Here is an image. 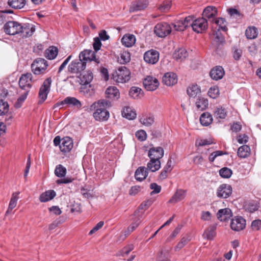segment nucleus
<instances>
[{
  "mask_svg": "<svg viewBox=\"0 0 261 261\" xmlns=\"http://www.w3.org/2000/svg\"><path fill=\"white\" fill-rule=\"evenodd\" d=\"M111 106V102L106 99H102L94 103L91 108L96 109L95 112L93 113L95 119L99 121H107L109 118L110 114L105 108Z\"/></svg>",
  "mask_w": 261,
  "mask_h": 261,
  "instance_id": "obj_1",
  "label": "nucleus"
},
{
  "mask_svg": "<svg viewBox=\"0 0 261 261\" xmlns=\"http://www.w3.org/2000/svg\"><path fill=\"white\" fill-rule=\"evenodd\" d=\"M95 52L92 50L85 49L80 53L79 58L85 61L86 64L89 61L91 64L97 65L100 63V60L99 58H96Z\"/></svg>",
  "mask_w": 261,
  "mask_h": 261,
  "instance_id": "obj_2",
  "label": "nucleus"
},
{
  "mask_svg": "<svg viewBox=\"0 0 261 261\" xmlns=\"http://www.w3.org/2000/svg\"><path fill=\"white\" fill-rule=\"evenodd\" d=\"M47 66V62L44 59L37 58L32 64L31 68L34 73L38 75L44 73Z\"/></svg>",
  "mask_w": 261,
  "mask_h": 261,
  "instance_id": "obj_3",
  "label": "nucleus"
},
{
  "mask_svg": "<svg viewBox=\"0 0 261 261\" xmlns=\"http://www.w3.org/2000/svg\"><path fill=\"white\" fill-rule=\"evenodd\" d=\"M4 32L9 35L20 34L21 24L15 21H9L4 25Z\"/></svg>",
  "mask_w": 261,
  "mask_h": 261,
  "instance_id": "obj_4",
  "label": "nucleus"
},
{
  "mask_svg": "<svg viewBox=\"0 0 261 261\" xmlns=\"http://www.w3.org/2000/svg\"><path fill=\"white\" fill-rule=\"evenodd\" d=\"M51 82V77H48L44 81L41 86L39 92V103L43 102L47 98V95L50 90Z\"/></svg>",
  "mask_w": 261,
  "mask_h": 261,
  "instance_id": "obj_5",
  "label": "nucleus"
},
{
  "mask_svg": "<svg viewBox=\"0 0 261 261\" xmlns=\"http://www.w3.org/2000/svg\"><path fill=\"white\" fill-rule=\"evenodd\" d=\"M171 28L166 22L158 23L154 27V33L159 37H165L170 33Z\"/></svg>",
  "mask_w": 261,
  "mask_h": 261,
  "instance_id": "obj_6",
  "label": "nucleus"
},
{
  "mask_svg": "<svg viewBox=\"0 0 261 261\" xmlns=\"http://www.w3.org/2000/svg\"><path fill=\"white\" fill-rule=\"evenodd\" d=\"M208 27L207 20L203 17L198 18L192 23L193 30L198 33H202Z\"/></svg>",
  "mask_w": 261,
  "mask_h": 261,
  "instance_id": "obj_7",
  "label": "nucleus"
},
{
  "mask_svg": "<svg viewBox=\"0 0 261 261\" xmlns=\"http://www.w3.org/2000/svg\"><path fill=\"white\" fill-rule=\"evenodd\" d=\"M143 86L147 91H152L156 90L159 86L158 80L152 76L148 75L143 80Z\"/></svg>",
  "mask_w": 261,
  "mask_h": 261,
  "instance_id": "obj_8",
  "label": "nucleus"
},
{
  "mask_svg": "<svg viewBox=\"0 0 261 261\" xmlns=\"http://www.w3.org/2000/svg\"><path fill=\"white\" fill-rule=\"evenodd\" d=\"M160 53L154 49H150L146 51L144 54V60L148 64L154 65L159 60Z\"/></svg>",
  "mask_w": 261,
  "mask_h": 261,
  "instance_id": "obj_9",
  "label": "nucleus"
},
{
  "mask_svg": "<svg viewBox=\"0 0 261 261\" xmlns=\"http://www.w3.org/2000/svg\"><path fill=\"white\" fill-rule=\"evenodd\" d=\"M86 67L85 61L79 60H75L71 62L68 66V71L71 73H77L83 71Z\"/></svg>",
  "mask_w": 261,
  "mask_h": 261,
  "instance_id": "obj_10",
  "label": "nucleus"
},
{
  "mask_svg": "<svg viewBox=\"0 0 261 261\" xmlns=\"http://www.w3.org/2000/svg\"><path fill=\"white\" fill-rule=\"evenodd\" d=\"M32 74L31 73H27L22 74L19 79V85L21 89H24L25 91L30 90L31 87Z\"/></svg>",
  "mask_w": 261,
  "mask_h": 261,
  "instance_id": "obj_11",
  "label": "nucleus"
},
{
  "mask_svg": "<svg viewBox=\"0 0 261 261\" xmlns=\"http://www.w3.org/2000/svg\"><path fill=\"white\" fill-rule=\"evenodd\" d=\"M232 188L228 184H222L217 191V195L219 198H227L232 194Z\"/></svg>",
  "mask_w": 261,
  "mask_h": 261,
  "instance_id": "obj_12",
  "label": "nucleus"
},
{
  "mask_svg": "<svg viewBox=\"0 0 261 261\" xmlns=\"http://www.w3.org/2000/svg\"><path fill=\"white\" fill-rule=\"evenodd\" d=\"M218 11L215 7L207 6L203 10L202 17L212 22H213L216 17L217 16Z\"/></svg>",
  "mask_w": 261,
  "mask_h": 261,
  "instance_id": "obj_13",
  "label": "nucleus"
},
{
  "mask_svg": "<svg viewBox=\"0 0 261 261\" xmlns=\"http://www.w3.org/2000/svg\"><path fill=\"white\" fill-rule=\"evenodd\" d=\"M73 146L72 139L69 137H65L62 139V143L60 145V149L62 152H69Z\"/></svg>",
  "mask_w": 261,
  "mask_h": 261,
  "instance_id": "obj_14",
  "label": "nucleus"
},
{
  "mask_svg": "<svg viewBox=\"0 0 261 261\" xmlns=\"http://www.w3.org/2000/svg\"><path fill=\"white\" fill-rule=\"evenodd\" d=\"M146 206L145 204H141L138 209L134 213V217L135 219H137V220L133 223V226H132V228H135L138 226L141 221V219L143 217L144 212L146 210Z\"/></svg>",
  "mask_w": 261,
  "mask_h": 261,
  "instance_id": "obj_15",
  "label": "nucleus"
},
{
  "mask_svg": "<svg viewBox=\"0 0 261 261\" xmlns=\"http://www.w3.org/2000/svg\"><path fill=\"white\" fill-rule=\"evenodd\" d=\"M164 151L161 147H152L149 150L148 155L150 159L160 160L164 156Z\"/></svg>",
  "mask_w": 261,
  "mask_h": 261,
  "instance_id": "obj_16",
  "label": "nucleus"
},
{
  "mask_svg": "<svg viewBox=\"0 0 261 261\" xmlns=\"http://www.w3.org/2000/svg\"><path fill=\"white\" fill-rule=\"evenodd\" d=\"M177 82V76L174 72H167L163 77V83L168 86H173L176 84Z\"/></svg>",
  "mask_w": 261,
  "mask_h": 261,
  "instance_id": "obj_17",
  "label": "nucleus"
},
{
  "mask_svg": "<svg viewBox=\"0 0 261 261\" xmlns=\"http://www.w3.org/2000/svg\"><path fill=\"white\" fill-rule=\"evenodd\" d=\"M35 31V25L30 23H24L21 24L20 35L22 37H28L32 36Z\"/></svg>",
  "mask_w": 261,
  "mask_h": 261,
  "instance_id": "obj_18",
  "label": "nucleus"
},
{
  "mask_svg": "<svg viewBox=\"0 0 261 261\" xmlns=\"http://www.w3.org/2000/svg\"><path fill=\"white\" fill-rule=\"evenodd\" d=\"M246 220L242 216H236L231 220L230 228H245Z\"/></svg>",
  "mask_w": 261,
  "mask_h": 261,
  "instance_id": "obj_19",
  "label": "nucleus"
},
{
  "mask_svg": "<svg viewBox=\"0 0 261 261\" xmlns=\"http://www.w3.org/2000/svg\"><path fill=\"white\" fill-rule=\"evenodd\" d=\"M232 216L231 210L229 208L220 209L217 213V218L221 221H227Z\"/></svg>",
  "mask_w": 261,
  "mask_h": 261,
  "instance_id": "obj_20",
  "label": "nucleus"
},
{
  "mask_svg": "<svg viewBox=\"0 0 261 261\" xmlns=\"http://www.w3.org/2000/svg\"><path fill=\"white\" fill-rule=\"evenodd\" d=\"M172 248L170 246H164L161 249L158 255L157 259L158 261H171L169 259L170 257V252Z\"/></svg>",
  "mask_w": 261,
  "mask_h": 261,
  "instance_id": "obj_21",
  "label": "nucleus"
},
{
  "mask_svg": "<svg viewBox=\"0 0 261 261\" xmlns=\"http://www.w3.org/2000/svg\"><path fill=\"white\" fill-rule=\"evenodd\" d=\"M224 69L221 66H216L211 69L210 75L213 80L217 81L221 79L224 75Z\"/></svg>",
  "mask_w": 261,
  "mask_h": 261,
  "instance_id": "obj_22",
  "label": "nucleus"
},
{
  "mask_svg": "<svg viewBox=\"0 0 261 261\" xmlns=\"http://www.w3.org/2000/svg\"><path fill=\"white\" fill-rule=\"evenodd\" d=\"M124 69H126V68L125 67H122L119 68L118 72H117L118 76L117 81L118 82L125 83L128 82L130 79V72L128 71H125Z\"/></svg>",
  "mask_w": 261,
  "mask_h": 261,
  "instance_id": "obj_23",
  "label": "nucleus"
},
{
  "mask_svg": "<svg viewBox=\"0 0 261 261\" xmlns=\"http://www.w3.org/2000/svg\"><path fill=\"white\" fill-rule=\"evenodd\" d=\"M81 85H89L93 79V73L90 71L83 72L79 76Z\"/></svg>",
  "mask_w": 261,
  "mask_h": 261,
  "instance_id": "obj_24",
  "label": "nucleus"
},
{
  "mask_svg": "<svg viewBox=\"0 0 261 261\" xmlns=\"http://www.w3.org/2000/svg\"><path fill=\"white\" fill-rule=\"evenodd\" d=\"M186 191L182 189H178L172 196L168 202L171 203H176L183 200L186 196Z\"/></svg>",
  "mask_w": 261,
  "mask_h": 261,
  "instance_id": "obj_25",
  "label": "nucleus"
},
{
  "mask_svg": "<svg viewBox=\"0 0 261 261\" xmlns=\"http://www.w3.org/2000/svg\"><path fill=\"white\" fill-rule=\"evenodd\" d=\"M148 169L145 167H140L135 173V177L138 181H141L144 180L148 175Z\"/></svg>",
  "mask_w": 261,
  "mask_h": 261,
  "instance_id": "obj_26",
  "label": "nucleus"
},
{
  "mask_svg": "<svg viewBox=\"0 0 261 261\" xmlns=\"http://www.w3.org/2000/svg\"><path fill=\"white\" fill-rule=\"evenodd\" d=\"M64 102L66 106L70 107H74L80 109L82 106L81 102L74 97L68 96L64 99Z\"/></svg>",
  "mask_w": 261,
  "mask_h": 261,
  "instance_id": "obj_27",
  "label": "nucleus"
},
{
  "mask_svg": "<svg viewBox=\"0 0 261 261\" xmlns=\"http://www.w3.org/2000/svg\"><path fill=\"white\" fill-rule=\"evenodd\" d=\"M19 192H15L12 194L11 198L9 204L8 208L5 214L6 217L8 216L11 213L12 210L16 207L17 205V200L19 199Z\"/></svg>",
  "mask_w": 261,
  "mask_h": 261,
  "instance_id": "obj_28",
  "label": "nucleus"
},
{
  "mask_svg": "<svg viewBox=\"0 0 261 261\" xmlns=\"http://www.w3.org/2000/svg\"><path fill=\"white\" fill-rule=\"evenodd\" d=\"M56 195V193L54 190H48L40 195L39 200L41 202H45L53 199Z\"/></svg>",
  "mask_w": 261,
  "mask_h": 261,
  "instance_id": "obj_29",
  "label": "nucleus"
},
{
  "mask_svg": "<svg viewBox=\"0 0 261 261\" xmlns=\"http://www.w3.org/2000/svg\"><path fill=\"white\" fill-rule=\"evenodd\" d=\"M80 92L86 97H90L94 95V90L90 84L81 85Z\"/></svg>",
  "mask_w": 261,
  "mask_h": 261,
  "instance_id": "obj_30",
  "label": "nucleus"
},
{
  "mask_svg": "<svg viewBox=\"0 0 261 261\" xmlns=\"http://www.w3.org/2000/svg\"><path fill=\"white\" fill-rule=\"evenodd\" d=\"M106 96L111 99H117L119 97V92L115 87H109L106 91Z\"/></svg>",
  "mask_w": 261,
  "mask_h": 261,
  "instance_id": "obj_31",
  "label": "nucleus"
},
{
  "mask_svg": "<svg viewBox=\"0 0 261 261\" xmlns=\"http://www.w3.org/2000/svg\"><path fill=\"white\" fill-rule=\"evenodd\" d=\"M148 5V2L147 0H138L134 2L133 6L132 7V11H137L142 10Z\"/></svg>",
  "mask_w": 261,
  "mask_h": 261,
  "instance_id": "obj_32",
  "label": "nucleus"
},
{
  "mask_svg": "<svg viewBox=\"0 0 261 261\" xmlns=\"http://www.w3.org/2000/svg\"><path fill=\"white\" fill-rule=\"evenodd\" d=\"M208 105L207 99L202 97H198L195 102L196 107L199 111L205 110L207 108Z\"/></svg>",
  "mask_w": 261,
  "mask_h": 261,
  "instance_id": "obj_33",
  "label": "nucleus"
},
{
  "mask_svg": "<svg viewBox=\"0 0 261 261\" xmlns=\"http://www.w3.org/2000/svg\"><path fill=\"white\" fill-rule=\"evenodd\" d=\"M213 35L215 38L213 41V44L216 46V50L220 47L224 42V38L221 34L216 31H213Z\"/></svg>",
  "mask_w": 261,
  "mask_h": 261,
  "instance_id": "obj_34",
  "label": "nucleus"
},
{
  "mask_svg": "<svg viewBox=\"0 0 261 261\" xmlns=\"http://www.w3.org/2000/svg\"><path fill=\"white\" fill-rule=\"evenodd\" d=\"M26 4L25 0H8V5L13 9H20Z\"/></svg>",
  "mask_w": 261,
  "mask_h": 261,
  "instance_id": "obj_35",
  "label": "nucleus"
},
{
  "mask_svg": "<svg viewBox=\"0 0 261 261\" xmlns=\"http://www.w3.org/2000/svg\"><path fill=\"white\" fill-rule=\"evenodd\" d=\"M237 153L240 158H247L250 154V148L248 145H243L238 148Z\"/></svg>",
  "mask_w": 261,
  "mask_h": 261,
  "instance_id": "obj_36",
  "label": "nucleus"
},
{
  "mask_svg": "<svg viewBox=\"0 0 261 261\" xmlns=\"http://www.w3.org/2000/svg\"><path fill=\"white\" fill-rule=\"evenodd\" d=\"M147 168L151 172H155L161 168V162L158 160L150 159L147 163Z\"/></svg>",
  "mask_w": 261,
  "mask_h": 261,
  "instance_id": "obj_37",
  "label": "nucleus"
},
{
  "mask_svg": "<svg viewBox=\"0 0 261 261\" xmlns=\"http://www.w3.org/2000/svg\"><path fill=\"white\" fill-rule=\"evenodd\" d=\"M212 116L208 112L203 113L200 117V123L203 126L209 125L212 122Z\"/></svg>",
  "mask_w": 261,
  "mask_h": 261,
  "instance_id": "obj_38",
  "label": "nucleus"
},
{
  "mask_svg": "<svg viewBox=\"0 0 261 261\" xmlns=\"http://www.w3.org/2000/svg\"><path fill=\"white\" fill-rule=\"evenodd\" d=\"M201 92V89L197 85L190 86L187 89V93L190 97H196Z\"/></svg>",
  "mask_w": 261,
  "mask_h": 261,
  "instance_id": "obj_39",
  "label": "nucleus"
},
{
  "mask_svg": "<svg viewBox=\"0 0 261 261\" xmlns=\"http://www.w3.org/2000/svg\"><path fill=\"white\" fill-rule=\"evenodd\" d=\"M213 23L217 25L216 29L218 31L220 30L226 31L227 30L226 22L224 18L220 17L217 19H215Z\"/></svg>",
  "mask_w": 261,
  "mask_h": 261,
  "instance_id": "obj_40",
  "label": "nucleus"
},
{
  "mask_svg": "<svg viewBox=\"0 0 261 261\" xmlns=\"http://www.w3.org/2000/svg\"><path fill=\"white\" fill-rule=\"evenodd\" d=\"M188 54L186 49L181 48L176 50L173 54L174 58L177 60H182L186 59Z\"/></svg>",
  "mask_w": 261,
  "mask_h": 261,
  "instance_id": "obj_41",
  "label": "nucleus"
},
{
  "mask_svg": "<svg viewBox=\"0 0 261 261\" xmlns=\"http://www.w3.org/2000/svg\"><path fill=\"white\" fill-rule=\"evenodd\" d=\"M58 48L55 46L49 47L45 51L46 57L49 60L54 59L57 56Z\"/></svg>",
  "mask_w": 261,
  "mask_h": 261,
  "instance_id": "obj_42",
  "label": "nucleus"
},
{
  "mask_svg": "<svg viewBox=\"0 0 261 261\" xmlns=\"http://www.w3.org/2000/svg\"><path fill=\"white\" fill-rule=\"evenodd\" d=\"M144 96L143 90L137 87H132V98L134 99H141Z\"/></svg>",
  "mask_w": 261,
  "mask_h": 261,
  "instance_id": "obj_43",
  "label": "nucleus"
},
{
  "mask_svg": "<svg viewBox=\"0 0 261 261\" xmlns=\"http://www.w3.org/2000/svg\"><path fill=\"white\" fill-rule=\"evenodd\" d=\"M214 115L217 119H224L227 116V111L222 107H218L216 108Z\"/></svg>",
  "mask_w": 261,
  "mask_h": 261,
  "instance_id": "obj_44",
  "label": "nucleus"
},
{
  "mask_svg": "<svg viewBox=\"0 0 261 261\" xmlns=\"http://www.w3.org/2000/svg\"><path fill=\"white\" fill-rule=\"evenodd\" d=\"M130 60V54L128 51H123L118 58V62L120 64H126Z\"/></svg>",
  "mask_w": 261,
  "mask_h": 261,
  "instance_id": "obj_45",
  "label": "nucleus"
},
{
  "mask_svg": "<svg viewBox=\"0 0 261 261\" xmlns=\"http://www.w3.org/2000/svg\"><path fill=\"white\" fill-rule=\"evenodd\" d=\"M245 34L248 39H254L257 36V29L254 27H249L246 29Z\"/></svg>",
  "mask_w": 261,
  "mask_h": 261,
  "instance_id": "obj_46",
  "label": "nucleus"
},
{
  "mask_svg": "<svg viewBox=\"0 0 261 261\" xmlns=\"http://www.w3.org/2000/svg\"><path fill=\"white\" fill-rule=\"evenodd\" d=\"M139 121L141 124L145 126H149L153 123L154 118L153 115L149 114L146 116V117L140 118L139 119Z\"/></svg>",
  "mask_w": 261,
  "mask_h": 261,
  "instance_id": "obj_47",
  "label": "nucleus"
},
{
  "mask_svg": "<svg viewBox=\"0 0 261 261\" xmlns=\"http://www.w3.org/2000/svg\"><path fill=\"white\" fill-rule=\"evenodd\" d=\"M232 54L233 59L236 61H238L240 60L243 55V51L241 48L238 46H233L232 47Z\"/></svg>",
  "mask_w": 261,
  "mask_h": 261,
  "instance_id": "obj_48",
  "label": "nucleus"
},
{
  "mask_svg": "<svg viewBox=\"0 0 261 261\" xmlns=\"http://www.w3.org/2000/svg\"><path fill=\"white\" fill-rule=\"evenodd\" d=\"M55 174L59 177H65L66 174V169L63 165H59L56 167Z\"/></svg>",
  "mask_w": 261,
  "mask_h": 261,
  "instance_id": "obj_49",
  "label": "nucleus"
},
{
  "mask_svg": "<svg viewBox=\"0 0 261 261\" xmlns=\"http://www.w3.org/2000/svg\"><path fill=\"white\" fill-rule=\"evenodd\" d=\"M28 94V91H26L18 98L16 102L14 103L15 108L18 109L22 106V103L27 97Z\"/></svg>",
  "mask_w": 261,
  "mask_h": 261,
  "instance_id": "obj_50",
  "label": "nucleus"
},
{
  "mask_svg": "<svg viewBox=\"0 0 261 261\" xmlns=\"http://www.w3.org/2000/svg\"><path fill=\"white\" fill-rule=\"evenodd\" d=\"M232 174V170L227 167L223 168L219 170V174L223 178H228L231 176Z\"/></svg>",
  "mask_w": 261,
  "mask_h": 261,
  "instance_id": "obj_51",
  "label": "nucleus"
},
{
  "mask_svg": "<svg viewBox=\"0 0 261 261\" xmlns=\"http://www.w3.org/2000/svg\"><path fill=\"white\" fill-rule=\"evenodd\" d=\"M173 25L174 29L177 31H183L187 28L186 24H185L182 20L175 21Z\"/></svg>",
  "mask_w": 261,
  "mask_h": 261,
  "instance_id": "obj_52",
  "label": "nucleus"
},
{
  "mask_svg": "<svg viewBox=\"0 0 261 261\" xmlns=\"http://www.w3.org/2000/svg\"><path fill=\"white\" fill-rule=\"evenodd\" d=\"M171 6V2L170 1H164L162 4H161L158 9L161 12H166L169 10Z\"/></svg>",
  "mask_w": 261,
  "mask_h": 261,
  "instance_id": "obj_53",
  "label": "nucleus"
},
{
  "mask_svg": "<svg viewBox=\"0 0 261 261\" xmlns=\"http://www.w3.org/2000/svg\"><path fill=\"white\" fill-rule=\"evenodd\" d=\"M219 94V90L218 87L214 86L210 88L208 91V96L213 99L216 98Z\"/></svg>",
  "mask_w": 261,
  "mask_h": 261,
  "instance_id": "obj_54",
  "label": "nucleus"
},
{
  "mask_svg": "<svg viewBox=\"0 0 261 261\" xmlns=\"http://www.w3.org/2000/svg\"><path fill=\"white\" fill-rule=\"evenodd\" d=\"M216 234V233L215 229H205L203 233V237L204 238L208 240H213Z\"/></svg>",
  "mask_w": 261,
  "mask_h": 261,
  "instance_id": "obj_55",
  "label": "nucleus"
},
{
  "mask_svg": "<svg viewBox=\"0 0 261 261\" xmlns=\"http://www.w3.org/2000/svg\"><path fill=\"white\" fill-rule=\"evenodd\" d=\"M9 111L8 103L3 100H0V116L7 113Z\"/></svg>",
  "mask_w": 261,
  "mask_h": 261,
  "instance_id": "obj_56",
  "label": "nucleus"
},
{
  "mask_svg": "<svg viewBox=\"0 0 261 261\" xmlns=\"http://www.w3.org/2000/svg\"><path fill=\"white\" fill-rule=\"evenodd\" d=\"M130 252V246L129 245L124 247L121 250L119 251L116 254L117 256L125 257L127 256Z\"/></svg>",
  "mask_w": 261,
  "mask_h": 261,
  "instance_id": "obj_57",
  "label": "nucleus"
},
{
  "mask_svg": "<svg viewBox=\"0 0 261 261\" xmlns=\"http://www.w3.org/2000/svg\"><path fill=\"white\" fill-rule=\"evenodd\" d=\"M121 43L123 45L126 47H130V34L124 35L121 39Z\"/></svg>",
  "mask_w": 261,
  "mask_h": 261,
  "instance_id": "obj_58",
  "label": "nucleus"
},
{
  "mask_svg": "<svg viewBox=\"0 0 261 261\" xmlns=\"http://www.w3.org/2000/svg\"><path fill=\"white\" fill-rule=\"evenodd\" d=\"M136 137L140 141H143L146 139V133L144 130H139L136 133Z\"/></svg>",
  "mask_w": 261,
  "mask_h": 261,
  "instance_id": "obj_59",
  "label": "nucleus"
},
{
  "mask_svg": "<svg viewBox=\"0 0 261 261\" xmlns=\"http://www.w3.org/2000/svg\"><path fill=\"white\" fill-rule=\"evenodd\" d=\"M93 46L95 52H97L100 49L101 46V40L98 37H95L94 38Z\"/></svg>",
  "mask_w": 261,
  "mask_h": 261,
  "instance_id": "obj_60",
  "label": "nucleus"
},
{
  "mask_svg": "<svg viewBox=\"0 0 261 261\" xmlns=\"http://www.w3.org/2000/svg\"><path fill=\"white\" fill-rule=\"evenodd\" d=\"M224 154V153H223V152L222 151H220V150L213 152L210 155V156L208 157L209 161L211 162H213L216 157H217L218 156H221Z\"/></svg>",
  "mask_w": 261,
  "mask_h": 261,
  "instance_id": "obj_61",
  "label": "nucleus"
},
{
  "mask_svg": "<svg viewBox=\"0 0 261 261\" xmlns=\"http://www.w3.org/2000/svg\"><path fill=\"white\" fill-rule=\"evenodd\" d=\"M122 116L128 120H130V108L129 107H125L122 111Z\"/></svg>",
  "mask_w": 261,
  "mask_h": 261,
  "instance_id": "obj_62",
  "label": "nucleus"
},
{
  "mask_svg": "<svg viewBox=\"0 0 261 261\" xmlns=\"http://www.w3.org/2000/svg\"><path fill=\"white\" fill-rule=\"evenodd\" d=\"M150 188L153 191L151 192V194H157L160 192L161 190V187L156 183H152L150 185Z\"/></svg>",
  "mask_w": 261,
  "mask_h": 261,
  "instance_id": "obj_63",
  "label": "nucleus"
},
{
  "mask_svg": "<svg viewBox=\"0 0 261 261\" xmlns=\"http://www.w3.org/2000/svg\"><path fill=\"white\" fill-rule=\"evenodd\" d=\"M212 143V141L211 140L207 139H200L199 140H197L196 142V144L199 146H203L211 144Z\"/></svg>",
  "mask_w": 261,
  "mask_h": 261,
  "instance_id": "obj_64",
  "label": "nucleus"
}]
</instances>
